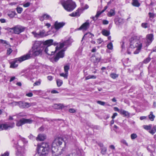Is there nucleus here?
Instances as JSON below:
<instances>
[{
  "label": "nucleus",
  "mask_w": 156,
  "mask_h": 156,
  "mask_svg": "<svg viewBox=\"0 0 156 156\" xmlns=\"http://www.w3.org/2000/svg\"><path fill=\"white\" fill-rule=\"evenodd\" d=\"M64 51L65 50H62L57 54L54 58V60L55 62L57 61L59 58H63L64 56Z\"/></svg>",
  "instance_id": "obj_19"
},
{
  "label": "nucleus",
  "mask_w": 156,
  "mask_h": 156,
  "mask_svg": "<svg viewBox=\"0 0 156 156\" xmlns=\"http://www.w3.org/2000/svg\"><path fill=\"white\" fill-rule=\"evenodd\" d=\"M155 117V116L153 115V112H150V114L148 115L149 119L151 121H153Z\"/></svg>",
  "instance_id": "obj_29"
},
{
  "label": "nucleus",
  "mask_w": 156,
  "mask_h": 156,
  "mask_svg": "<svg viewBox=\"0 0 156 156\" xmlns=\"http://www.w3.org/2000/svg\"><path fill=\"white\" fill-rule=\"evenodd\" d=\"M107 47L108 49L112 50L113 49V46L112 43L110 42L107 45Z\"/></svg>",
  "instance_id": "obj_37"
},
{
  "label": "nucleus",
  "mask_w": 156,
  "mask_h": 156,
  "mask_svg": "<svg viewBox=\"0 0 156 156\" xmlns=\"http://www.w3.org/2000/svg\"><path fill=\"white\" fill-rule=\"evenodd\" d=\"M29 138L30 139H31V140H34V139H35V138L34 136L32 135V134H30L29 136Z\"/></svg>",
  "instance_id": "obj_57"
},
{
  "label": "nucleus",
  "mask_w": 156,
  "mask_h": 156,
  "mask_svg": "<svg viewBox=\"0 0 156 156\" xmlns=\"http://www.w3.org/2000/svg\"><path fill=\"white\" fill-rule=\"evenodd\" d=\"M16 10L18 13H20L23 11V9L20 7H18L16 8Z\"/></svg>",
  "instance_id": "obj_43"
},
{
  "label": "nucleus",
  "mask_w": 156,
  "mask_h": 156,
  "mask_svg": "<svg viewBox=\"0 0 156 156\" xmlns=\"http://www.w3.org/2000/svg\"><path fill=\"white\" fill-rule=\"evenodd\" d=\"M17 151L16 153V156H24L25 149L24 147L18 145L17 147Z\"/></svg>",
  "instance_id": "obj_9"
},
{
  "label": "nucleus",
  "mask_w": 156,
  "mask_h": 156,
  "mask_svg": "<svg viewBox=\"0 0 156 156\" xmlns=\"http://www.w3.org/2000/svg\"><path fill=\"white\" fill-rule=\"evenodd\" d=\"M25 27L20 25H17L12 28V29L13 30L14 33L17 34H19L20 33L23 32L25 30Z\"/></svg>",
  "instance_id": "obj_10"
},
{
  "label": "nucleus",
  "mask_w": 156,
  "mask_h": 156,
  "mask_svg": "<svg viewBox=\"0 0 156 156\" xmlns=\"http://www.w3.org/2000/svg\"><path fill=\"white\" fill-rule=\"evenodd\" d=\"M1 43L2 44H5V46L6 48H8L9 47V46H10V45H9V44L7 43L6 41L1 39Z\"/></svg>",
  "instance_id": "obj_36"
},
{
  "label": "nucleus",
  "mask_w": 156,
  "mask_h": 156,
  "mask_svg": "<svg viewBox=\"0 0 156 156\" xmlns=\"http://www.w3.org/2000/svg\"><path fill=\"white\" fill-rule=\"evenodd\" d=\"M46 138V136L44 134H40L36 138L37 140L43 141Z\"/></svg>",
  "instance_id": "obj_22"
},
{
  "label": "nucleus",
  "mask_w": 156,
  "mask_h": 156,
  "mask_svg": "<svg viewBox=\"0 0 156 156\" xmlns=\"http://www.w3.org/2000/svg\"><path fill=\"white\" fill-rule=\"evenodd\" d=\"M60 75L61 76L64 77L65 78H67L68 75V73H61L60 74Z\"/></svg>",
  "instance_id": "obj_42"
},
{
  "label": "nucleus",
  "mask_w": 156,
  "mask_h": 156,
  "mask_svg": "<svg viewBox=\"0 0 156 156\" xmlns=\"http://www.w3.org/2000/svg\"><path fill=\"white\" fill-rule=\"evenodd\" d=\"M53 41V40L51 39L47 40L44 42V44H43V46L44 45H47V46L49 45L51 46V44Z\"/></svg>",
  "instance_id": "obj_26"
},
{
  "label": "nucleus",
  "mask_w": 156,
  "mask_h": 156,
  "mask_svg": "<svg viewBox=\"0 0 156 156\" xmlns=\"http://www.w3.org/2000/svg\"><path fill=\"white\" fill-rule=\"evenodd\" d=\"M153 35L152 34H147L146 36L147 43L148 44V45L154 39Z\"/></svg>",
  "instance_id": "obj_20"
},
{
  "label": "nucleus",
  "mask_w": 156,
  "mask_h": 156,
  "mask_svg": "<svg viewBox=\"0 0 156 156\" xmlns=\"http://www.w3.org/2000/svg\"><path fill=\"white\" fill-rule=\"evenodd\" d=\"M105 10H102L101 12H97L96 15L92 17L93 20H96L98 19V17Z\"/></svg>",
  "instance_id": "obj_23"
},
{
  "label": "nucleus",
  "mask_w": 156,
  "mask_h": 156,
  "mask_svg": "<svg viewBox=\"0 0 156 156\" xmlns=\"http://www.w3.org/2000/svg\"><path fill=\"white\" fill-rule=\"evenodd\" d=\"M102 23L104 25H107L108 24L109 22L107 20H103Z\"/></svg>",
  "instance_id": "obj_55"
},
{
  "label": "nucleus",
  "mask_w": 156,
  "mask_h": 156,
  "mask_svg": "<svg viewBox=\"0 0 156 156\" xmlns=\"http://www.w3.org/2000/svg\"><path fill=\"white\" fill-rule=\"evenodd\" d=\"M33 121L30 119L22 118L17 122L16 126H21L26 123H31Z\"/></svg>",
  "instance_id": "obj_8"
},
{
  "label": "nucleus",
  "mask_w": 156,
  "mask_h": 156,
  "mask_svg": "<svg viewBox=\"0 0 156 156\" xmlns=\"http://www.w3.org/2000/svg\"><path fill=\"white\" fill-rule=\"evenodd\" d=\"M12 51V50L11 48H8V49H7V54L8 55H9L11 53Z\"/></svg>",
  "instance_id": "obj_50"
},
{
  "label": "nucleus",
  "mask_w": 156,
  "mask_h": 156,
  "mask_svg": "<svg viewBox=\"0 0 156 156\" xmlns=\"http://www.w3.org/2000/svg\"><path fill=\"white\" fill-rule=\"evenodd\" d=\"M97 41L98 44H101L103 41L101 38H99L97 39Z\"/></svg>",
  "instance_id": "obj_61"
},
{
  "label": "nucleus",
  "mask_w": 156,
  "mask_h": 156,
  "mask_svg": "<svg viewBox=\"0 0 156 156\" xmlns=\"http://www.w3.org/2000/svg\"><path fill=\"white\" fill-rule=\"evenodd\" d=\"M132 5L135 7H139L140 5V3L138 0H132Z\"/></svg>",
  "instance_id": "obj_25"
},
{
  "label": "nucleus",
  "mask_w": 156,
  "mask_h": 156,
  "mask_svg": "<svg viewBox=\"0 0 156 156\" xmlns=\"http://www.w3.org/2000/svg\"><path fill=\"white\" fill-rule=\"evenodd\" d=\"M0 22L2 23H5L6 22V20L4 19H0Z\"/></svg>",
  "instance_id": "obj_62"
},
{
  "label": "nucleus",
  "mask_w": 156,
  "mask_h": 156,
  "mask_svg": "<svg viewBox=\"0 0 156 156\" xmlns=\"http://www.w3.org/2000/svg\"><path fill=\"white\" fill-rule=\"evenodd\" d=\"M60 49L59 45L56 47L55 46H48L45 48L44 51L49 55H53L55 52L58 50Z\"/></svg>",
  "instance_id": "obj_5"
},
{
  "label": "nucleus",
  "mask_w": 156,
  "mask_h": 156,
  "mask_svg": "<svg viewBox=\"0 0 156 156\" xmlns=\"http://www.w3.org/2000/svg\"><path fill=\"white\" fill-rule=\"evenodd\" d=\"M124 20L121 18H119L115 20V23L118 25H121L124 22Z\"/></svg>",
  "instance_id": "obj_24"
},
{
  "label": "nucleus",
  "mask_w": 156,
  "mask_h": 156,
  "mask_svg": "<svg viewBox=\"0 0 156 156\" xmlns=\"http://www.w3.org/2000/svg\"><path fill=\"white\" fill-rule=\"evenodd\" d=\"M115 14V10L113 9H111L108 14V16L109 17H111L114 16Z\"/></svg>",
  "instance_id": "obj_31"
},
{
  "label": "nucleus",
  "mask_w": 156,
  "mask_h": 156,
  "mask_svg": "<svg viewBox=\"0 0 156 156\" xmlns=\"http://www.w3.org/2000/svg\"><path fill=\"white\" fill-rule=\"evenodd\" d=\"M33 94L31 92L26 94V95L28 97H31L33 96Z\"/></svg>",
  "instance_id": "obj_58"
},
{
  "label": "nucleus",
  "mask_w": 156,
  "mask_h": 156,
  "mask_svg": "<svg viewBox=\"0 0 156 156\" xmlns=\"http://www.w3.org/2000/svg\"><path fill=\"white\" fill-rule=\"evenodd\" d=\"M73 41V39L71 37L69 38L68 40L65 41L64 42L60 43L59 44V48H62L64 46H68L70 45Z\"/></svg>",
  "instance_id": "obj_14"
},
{
  "label": "nucleus",
  "mask_w": 156,
  "mask_h": 156,
  "mask_svg": "<svg viewBox=\"0 0 156 156\" xmlns=\"http://www.w3.org/2000/svg\"><path fill=\"white\" fill-rule=\"evenodd\" d=\"M39 33L40 38L43 37L47 35V34H45V31L44 30L40 31Z\"/></svg>",
  "instance_id": "obj_30"
},
{
  "label": "nucleus",
  "mask_w": 156,
  "mask_h": 156,
  "mask_svg": "<svg viewBox=\"0 0 156 156\" xmlns=\"http://www.w3.org/2000/svg\"><path fill=\"white\" fill-rule=\"evenodd\" d=\"M45 26L47 27V28H49L51 26V24L49 23H45Z\"/></svg>",
  "instance_id": "obj_60"
},
{
  "label": "nucleus",
  "mask_w": 156,
  "mask_h": 156,
  "mask_svg": "<svg viewBox=\"0 0 156 156\" xmlns=\"http://www.w3.org/2000/svg\"><path fill=\"white\" fill-rule=\"evenodd\" d=\"M63 139L60 137H58L56 138L53 141L52 144L53 145L60 147L63 142Z\"/></svg>",
  "instance_id": "obj_13"
},
{
  "label": "nucleus",
  "mask_w": 156,
  "mask_h": 156,
  "mask_svg": "<svg viewBox=\"0 0 156 156\" xmlns=\"http://www.w3.org/2000/svg\"><path fill=\"white\" fill-rule=\"evenodd\" d=\"M73 41V39L71 37L69 38L68 40L65 41L64 42L60 43L59 44V48H62L64 46H68L70 45Z\"/></svg>",
  "instance_id": "obj_15"
},
{
  "label": "nucleus",
  "mask_w": 156,
  "mask_h": 156,
  "mask_svg": "<svg viewBox=\"0 0 156 156\" xmlns=\"http://www.w3.org/2000/svg\"><path fill=\"white\" fill-rule=\"evenodd\" d=\"M30 5V3L27 2L23 4V6L24 7H29Z\"/></svg>",
  "instance_id": "obj_51"
},
{
  "label": "nucleus",
  "mask_w": 156,
  "mask_h": 156,
  "mask_svg": "<svg viewBox=\"0 0 156 156\" xmlns=\"http://www.w3.org/2000/svg\"><path fill=\"white\" fill-rule=\"evenodd\" d=\"M61 4L66 10L69 12L73 11L76 6L75 2L72 0H67L62 2Z\"/></svg>",
  "instance_id": "obj_4"
},
{
  "label": "nucleus",
  "mask_w": 156,
  "mask_h": 156,
  "mask_svg": "<svg viewBox=\"0 0 156 156\" xmlns=\"http://www.w3.org/2000/svg\"><path fill=\"white\" fill-rule=\"evenodd\" d=\"M81 10L78 9L76 11L74 12L69 14V16L72 17L79 16L81 14Z\"/></svg>",
  "instance_id": "obj_21"
},
{
  "label": "nucleus",
  "mask_w": 156,
  "mask_h": 156,
  "mask_svg": "<svg viewBox=\"0 0 156 156\" xmlns=\"http://www.w3.org/2000/svg\"><path fill=\"white\" fill-rule=\"evenodd\" d=\"M114 109L115 111H117L120 113V110H119L117 107H114Z\"/></svg>",
  "instance_id": "obj_64"
},
{
  "label": "nucleus",
  "mask_w": 156,
  "mask_h": 156,
  "mask_svg": "<svg viewBox=\"0 0 156 156\" xmlns=\"http://www.w3.org/2000/svg\"><path fill=\"white\" fill-rule=\"evenodd\" d=\"M4 130H8L14 127L15 126L14 122H7L2 124Z\"/></svg>",
  "instance_id": "obj_12"
},
{
  "label": "nucleus",
  "mask_w": 156,
  "mask_h": 156,
  "mask_svg": "<svg viewBox=\"0 0 156 156\" xmlns=\"http://www.w3.org/2000/svg\"><path fill=\"white\" fill-rule=\"evenodd\" d=\"M148 24L147 23H143L141 24L142 27L144 28H147V27Z\"/></svg>",
  "instance_id": "obj_52"
},
{
  "label": "nucleus",
  "mask_w": 156,
  "mask_h": 156,
  "mask_svg": "<svg viewBox=\"0 0 156 156\" xmlns=\"http://www.w3.org/2000/svg\"><path fill=\"white\" fill-rule=\"evenodd\" d=\"M142 47V43L140 41L136 38H131L130 40V47L128 51V53L130 54L131 52L129 51L130 48H137L136 50L134 52V54H137L140 52Z\"/></svg>",
  "instance_id": "obj_3"
},
{
  "label": "nucleus",
  "mask_w": 156,
  "mask_h": 156,
  "mask_svg": "<svg viewBox=\"0 0 156 156\" xmlns=\"http://www.w3.org/2000/svg\"><path fill=\"white\" fill-rule=\"evenodd\" d=\"M69 112L70 113H74L76 112V110L73 108H70L69 109Z\"/></svg>",
  "instance_id": "obj_56"
},
{
  "label": "nucleus",
  "mask_w": 156,
  "mask_h": 156,
  "mask_svg": "<svg viewBox=\"0 0 156 156\" xmlns=\"http://www.w3.org/2000/svg\"><path fill=\"white\" fill-rule=\"evenodd\" d=\"M120 113L125 116H128L129 115V114L128 112L122 109L120 111Z\"/></svg>",
  "instance_id": "obj_27"
},
{
  "label": "nucleus",
  "mask_w": 156,
  "mask_h": 156,
  "mask_svg": "<svg viewBox=\"0 0 156 156\" xmlns=\"http://www.w3.org/2000/svg\"><path fill=\"white\" fill-rule=\"evenodd\" d=\"M101 33L103 35L106 36H108L110 34L109 31L105 30H103Z\"/></svg>",
  "instance_id": "obj_33"
},
{
  "label": "nucleus",
  "mask_w": 156,
  "mask_h": 156,
  "mask_svg": "<svg viewBox=\"0 0 156 156\" xmlns=\"http://www.w3.org/2000/svg\"><path fill=\"white\" fill-rule=\"evenodd\" d=\"M9 16L11 18H13L15 15V12H12L8 14Z\"/></svg>",
  "instance_id": "obj_44"
},
{
  "label": "nucleus",
  "mask_w": 156,
  "mask_h": 156,
  "mask_svg": "<svg viewBox=\"0 0 156 156\" xmlns=\"http://www.w3.org/2000/svg\"><path fill=\"white\" fill-rule=\"evenodd\" d=\"M69 66H66L64 67V70L65 73H68V71L69 69Z\"/></svg>",
  "instance_id": "obj_46"
},
{
  "label": "nucleus",
  "mask_w": 156,
  "mask_h": 156,
  "mask_svg": "<svg viewBox=\"0 0 156 156\" xmlns=\"http://www.w3.org/2000/svg\"><path fill=\"white\" fill-rule=\"evenodd\" d=\"M37 150L40 156H46L51 151L50 145L46 142L38 144Z\"/></svg>",
  "instance_id": "obj_2"
},
{
  "label": "nucleus",
  "mask_w": 156,
  "mask_h": 156,
  "mask_svg": "<svg viewBox=\"0 0 156 156\" xmlns=\"http://www.w3.org/2000/svg\"><path fill=\"white\" fill-rule=\"evenodd\" d=\"M90 27V23L89 22L87 21L86 22L84 23L82 25L78 28V30H82L83 31L86 30Z\"/></svg>",
  "instance_id": "obj_17"
},
{
  "label": "nucleus",
  "mask_w": 156,
  "mask_h": 156,
  "mask_svg": "<svg viewBox=\"0 0 156 156\" xmlns=\"http://www.w3.org/2000/svg\"><path fill=\"white\" fill-rule=\"evenodd\" d=\"M39 19L41 21H43L44 20H52V18L49 15L47 14H43L40 17Z\"/></svg>",
  "instance_id": "obj_18"
},
{
  "label": "nucleus",
  "mask_w": 156,
  "mask_h": 156,
  "mask_svg": "<svg viewBox=\"0 0 156 156\" xmlns=\"http://www.w3.org/2000/svg\"><path fill=\"white\" fill-rule=\"evenodd\" d=\"M41 84V81H37L36 82L33 84V85L34 86L39 85Z\"/></svg>",
  "instance_id": "obj_53"
},
{
  "label": "nucleus",
  "mask_w": 156,
  "mask_h": 156,
  "mask_svg": "<svg viewBox=\"0 0 156 156\" xmlns=\"http://www.w3.org/2000/svg\"><path fill=\"white\" fill-rule=\"evenodd\" d=\"M25 60H26V59L24 55L20 58H15L10 63V67L13 69L15 68L18 66V63H20Z\"/></svg>",
  "instance_id": "obj_6"
},
{
  "label": "nucleus",
  "mask_w": 156,
  "mask_h": 156,
  "mask_svg": "<svg viewBox=\"0 0 156 156\" xmlns=\"http://www.w3.org/2000/svg\"><path fill=\"white\" fill-rule=\"evenodd\" d=\"M152 127L151 125H144L143 126L144 128L147 130H150Z\"/></svg>",
  "instance_id": "obj_39"
},
{
  "label": "nucleus",
  "mask_w": 156,
  "mask_h": 156,
  "mask_svg": "<svg viewBox=\"0 0 156 156\" xmlns=\"http://www.w3.org/2000/svg\"><path fill=\"white\" fill-rule=\"evenodd\" d=\"M156 131V126H154L152 129L149 131V132L152 134H153Z\"/></svg>",
  "instance_id": "obj_35"
},
{
  "label": "nucleus",
  "mask_w": 156,
  "mask_h": 156,
  "mask_svg": "<svg viewBox=\"0 0 156 156\" xmlns=\"http://www.w3.org/2000/svg\"><path fill=\"white\" fill-rule=\"evenodd\" d=\"M97 78L96 76L94 75H89L88 76H86L85 78V80H87L90 79H95Z\"/></svg>",
  "instance_id": "obj_32"
},
{
  "label": "nucleus",
  "mask_w": 156,
  "mask_h": 156,
  "mask_svg": "<svg viewBox=\"0 0 156 156\" xmlns=\"http://www.w3.org/2000/svg\"><path fill=\"white\" fill-rule=\"evenodd\" d=\"M65 24V23L64 22H59L57 21H55L54 24L55 29L58 30L60 28H62Z\"/></svg>",
  "instance_id": "obj_16"
},
{
  "label": "nucleus",
  "mask_w": 156,
  "mask_h": 156,
  "mask_svg": "<svg viewBox=\"0 0 156 156\" xmlns=\"http://www.w3.org/2000/svg\"><path fill=\"white\" fill-rule=\"evenodd\" d=\"M111 77L113 79H115L118 76V75L115 73H112L110 75Z\"/></svg>",
  "instance_id": "obj_41"
},
{
  "label": "nucleus",
  "mask_w": 156,
  "mask_h": 156,
  "mask_svg": "<svg viewBox=\"0 0 156 156\" xmlns=\"http://www.w3.org/2000/svg\"><path fill=\"white\" fill-rule=\"evenodd\" d=\"M43 45V44L41 41H35L33 44L32 48L28 53L24 55L26 60L30 57L38 56L41 54L44 48Z\"/></svg>",
  "instance_id": "obj_1"
},
{
  "label": "nucleus",
  "mask_w": 156,
  "mask_h": 156,
  "mask_svg": "<svg viewBox=\"0 0 156 156\" xmlns=\"http://www.w3.org/2000/svg\"><path fill=\"white\" fill-rule=\"evenodd\" d=\"M149 17L150 18H153L154 17V14L153 13H151V12H149Z\"/></svg>",
  "instance_id": "obj_59"
},
{
  "label": "nucleus",
  "mask_w": 156,
  "mask_h": 156,
  "mask_svg": "<svg viewBox=\"0 0 156 156\" xmlns=\"http://www.w3.org/2000/svg\"><path fill=\"white\" fill-rule=\"evenodd\" d=\"M26 115V114L23 112H20L17 115V117H24Z\"/></svg>",
  "instance_id": "obj_45"
},
{
  "label": "nucleus",
  "mask_w": 156,
  "mask_h": 156,
  "mask_svg": "<svg viewBox=\"0 0 156 156\" xmlns=\"http://www.w3.org/2000/svg\"><path fill=\"white\" fill-rule=\"evenodd\" d=\"M117 113H114L113 115L112 116V119H114V118L115 117V116L117 115Z\"/></svg>",
  "instance_id": "obj_63"
},
{
  "label": "nucleus",
  "mask_w": 156,
  "mask_h": 156,
  "mask_svg": "<svg viewBox=\"0 0 156 156\" xmlns=\"http://www.w3.org/2000/svg\"><path fill=\"white\" fill-rule=\"evenodd\" d=\"M106 150H107V149L106 148H105V147L104 148L102 149L101 151V153L103 154H104L106 153Z\"/></svg>",
  "instance_id": "obj_54"
},
{
  "label": "nucleus",
  "mask_w": 156,
  "mask_h": 156,
  "mask_svg": "<svg viewBox=\"0 0 156 156\" xmlns=\"http://www.w3.org/2000/svg\"><path fill=\"white\" fill-rule=\"evenodd\" d=\"M130 137L132 140H133L137 137V136L136 133H133L131 135Z\"/></svg>",
  "instance_id": "obj_40"
},
{
  "label": "nucleus",
  "mask_w": 156,
  "mask_h": 156,
  "mask_svg": "<svg viewBox=\"0 0 156 156\" xmlns=\"http://www.w3.org/2000/svg\"><path fill=\"white\" fill-rule=\"evenodd\" d=\"M151 60V58L150 57H148L145 59L144 61L143 62L144 63L147 64Z\"/></svg>",
  "instance_id": "obj_47"
},
{
  "label": "nucleus",
  "mask_w": 156,
  "mask_h": 156,
  "mask_svg": "<svg viewBox=\"0 0 156 156\" xmlns=\"http://www.w3.org/2000/svg\"><path fill=\"white\" fill-rule=\"evenodd\" d=\"M54 108L55 109H59L63 108L64 106L63 104H55L54 105Z\"/></svg>",
  "instance_id": "obj_28"
},
{
  "label": "nucleus",
  "mask_w": 156,
  "mask_h": 156,
  "mask_svg": "<svg viewBox=\"0 0 156 156\" xmlns=\"http://www.w3.org/2000/svg\"><path fill=\"white\" fill-rule=\"evenodd\" d=\"M56 83L57 86L58 87H59L62 84L63 82L62 80L58 79L56 80Z\"/></svg>",
  "instance_id": "obj_34"
},
{
  "label": "nucleus",
  "mask_w": 156,
  "mask_h": 156,
  "mask_svg": "<svg viewBox=\"0 0 156 156\" xmlns=\"http://www.w3.org/2000/svg\"><path fill=\"white\" fill-rule=\"evenodd\" d=\"M31 33L35 37L37 38H40L39 33H37L35 31H33Z\"/></svg>",
  "instance_id": "obj_38"
},
{
  "label": "nucleus",
  "mask_w": 156,
  "mask_h": 156,
  "mask_svg": "<svg viewBox=\"0 0 156 156\" xmlns=\"http://www.w3.org/2000/svg\"><path fill=\"white\" fill-rule=\"evenodd\" d=\"M9 153L8 151H6L3 154H2L1 156H9Z\"/></svg>",
  "instance_id": "obj_49"
},
{
  "label": "nucleus",
  "mask_w": 156,
  "mask_h": 156,
  "mask_svg": "<svg viewBox=\"0 0 156 156\" xmlns=\"http://www.w3.org/2000/svg\"><path fill=\"white\" fill-rule=\"evenodd\" d=\"M60 147V148L59 149V147L55 145H53V144H52L51 148V150L53 155L58 156L62 154L63 148H61V147Z\"/></svg>",
  "instance_id": "obj_7"
},
{
  "label": "nucleus",
  "mask_w": 156,
  "mask_h": 156,
  "mask_svg": "<svg viewBox=\"0 0 156 156\" xmlns=\"http://www.w3.org/2000/svg\"><path fill=\"white\" fill-rule=\"evenodd\" d=\"M97 103L101 105L104 106L105 105V103L104 102L102 101H97Z\"/></svg>",
  "instance_id": "obj_48"
},
{
  "label": "nucleus",
  "mask_w": 156,
  "mask_h": 156,
  "mask_svg": "<svg viewBox=\"0 0 156 156\" xmlns=\"http://www.w3.org/2000/svg\"><path fill=\"white\" fill-rule=\"evenodd\" d=\"M16 105H18L20 108H28L32 105V104L26 102H23L21 101L14 102Z\"/></svg>",
  "instance_id": "obj_11"
}]
</instances>
